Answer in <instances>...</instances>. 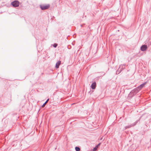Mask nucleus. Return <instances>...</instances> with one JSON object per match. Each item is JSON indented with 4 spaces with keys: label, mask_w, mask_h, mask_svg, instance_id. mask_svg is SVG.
Masks as SVG:
<instances>
[{
    "label": "nucleus",
    "mask_w": 151,
    "mask_h": 151,
    "mask_svg": "<svg viewBox=\"0 0 151 151\" xmlns=\"http://www.w3.org/2000/svg\"><path fill=\"white\" fill-rule=\"evenodd\" d=\"M125 65H121L119 66V68L116 71V74H119L125 68Z\"/></svg>",
    "instance_id": "f257e3e1"
},
{
    "label": "nucleus",
    "mask_w": 151,
    "mask_h": 151,
    "mask_svg": "<svg viewBox=\"0 0 151 151\" xmlns=\"http://www.w3.org/2000/svg\"><path fill=\"white\" fill-rule=\"evenodd\" d=\"M40 7L42 10H45L48 9L50 7V5L48 4L46 5H40Z\"/></svg>",
    "instance_id": "f03ea898"
},
{
    "label": "nucleus",
    "mask_w": 151,
    "mask_h": 151,
    "mask_svg": "<svg viewBox=\"0 0 151 151\" xmlns=\"http://www.w3.org/2000/svg\"><path fill=\"white\" fill-rule=\"evenodd\" d=\"M12 4L14 7H17L19 5V2L18 1H15L12 2Z\"/></svg>",
    "instance_id": "7ed1b4c3"
},
{
    "label": "nucleus",
    "mask_w": 151,
    "mask_h": 151,
    "mask_svg": "<svg viewBox=\"0 0 151 151\" xmlns=\"http://www.w3.org/2000/svg\"><path fill=\"white\" fill-rule=\"evenodd\" d=\"M147 48V46L146 45H142L140 48L141 51H144L146 50Z\"/></svg>",
    "instance_id": "20e7f679"
},
{
    "label": "nucleus",
    "mask_w": 151,
    "mask_h": 151,
    "mask_svg": "<svg viewBox=\"0 0 151 151\" xmlns=\"http://www.w3.org/2000/svg\"><path fill=\"white\" fill-rule=\"evenodd\" d=\"M139 91L140 90L137 88V87L134 89L133 90H132L131 91H132V93H134V94L135 95L137 93L139 92Z\"/></svg>",
    "instance_id": "39448f33"
},
{
    "label": "nucleus",
    "mask_w": 151,
    "mask_h": 151,
    "mask_svg": "<svg viewBox=\"0 0 151 151\" xmlns=\"http://www.w3.org/2000/svg\"><path fill=\"white\" fill-rule=\"evenodd\" d=\"M147 82H145L137 87V88L139 89V90L141 89L145 86V85L146 84Z\"/></svg>",
    "instance_id": "423d86ee"
},
{
    "label": "nucleus",
    "mask_w": 151,
    "mask_h": 151,
    "mask_svg": "<svg viewBox=\"0 0 151 151\" xmlns=\"http://www.w3.org/2000/svg\"><path fill=\"white\" fill-rule=\"evenodd\" d=\"M96 83L95 82H94L91 85V87L92 89H94L96 88Z\"/></svg>",
    "instance_id": "0eeeda50"
},
{
    "label": "nucleus",
    "mask_w": 151,
    "mask_h": 151,
    "mask_svg": "<svg viewBox=\"0 0 151 151\" xmlns=\"http://www.w3.org/2000/svg\"><path fill=\"white\" fill-rule=\"evenodd\" d=\"M61 61H58L55 65V68H59V66L61 64Z\"/></svg>",
    "instance_id": "6e6552de"
},
{
    "label": "nucleus",
    "mask_w": 151,
    "mask_h": 151,
    "mask_svg": "<svg viewBox=\"0 0 151 151\" xmlns=\"http://www.w3.org/2000/svg\"><path fill=\"white\" fill-rule=\"evenodd\" d=\"M135 95L132 92V91H131L129 93L128 95V97L130 98H132Z\"/></svg>",
    "instance_id": "1a4fd4ad"
},
{
    "label": "nucleus",
    "mask_w": 151,
    "mask_h": 151,
    "mask_svg": "<svg viewBox=\"0 0 151 151\" xmlns=\"http://www.w3.org/2000/svg\"><path fill=\"white\" fill-rule=\"evenodd\" d=\"M101 145V143H99L98 145H96L95 147H94L93 149V151H96L98 147L100 146Z\"/></svg>",
    "instance_id": "9d476101"
},
{
    "label": "nucleus",
    "mask_w": 151,
    "mask_h": 151,
    "mask_svg": "<svg viewBox=\"0 0 151 151\" xmlns=\"http://www.w3.org/2000/svg\"><path fill=\"white\" fill-rule=\"evenodd\" d=\"M139 120H137V121H136L135 122H134L133 123V124H131L132 126V127H133L134 126H135L136 124H137L139 122Z\"/></svg>",
    "instance_id": "9b49d317"
},
{
    "label": "nucleus",
    "mask_w": 151,
    "mask_h": 151,
    "mask_svg": "<svg viewBox=\"0 0 151 151\" xmlns=\"http://www.w3.org/2000/svg\"><path fill=\"white\" fill-rule=\"evenodd\" d=\"M49 99H48L44 103V104H43L42 106V107H44L45 105L48 102V101H49Z\"/></svg>",
    "instance_id": "f8f14e48"
},
{
    "label": "nucleus",
    "mask_w": 151,
    "mask_h": 151,
    "mask_svg": "<svg viewBox=\"0 0 151 151\" xmlns=\"http://www.w3.org/2000/svg\"><path fill=\"white\" fill-rule=\"evenodd\" d=\"M132 127V126L131 124L130 125H129L126 126L125 127V129H127L130 128Z\"/></svg>",
    "instance_id": "ddd939ff"
},
{
    "label": "nucleus",
    "mask_w": 151,
    "mask_h": 151,
    "mask_svg": "<svg viewBox=\"0 0 151 151\" xmlns=\"http://www.w3.org/2000/svg\"><path fill=\"white\" fill-rule=\"evenodd\" d=\"M76 151H79L80 150V148L78 147H76L75 148Z\"/></svg>",
    "instance_id": "4468645a"
},
{
    "label": "nucleus",
    "mask_w": 151,
    "mask_h": 151,
    "mask_svg": "<svg viewBox=\"0 0 151 151\" xmlns=\"http://www.w3.org/2000/svg\"><path fill=\"white\" fill-rule=\"evenodd\" d=\"M57 46L58 44L56 43L54 44L53 45V47L55 48Z\"/></svg>",
    "instance_id": "2eb2a0df"
},
{
    "label": "nucleus",
    "mask_w": 151,
    "mask_h": 151,
    "mask_svg": "<svg viewBox=\"0 0 151 151\" xmlns=\"http://www.w3.org/2000/svg\"><path fill=\"white\" fill-rule=\"evenodd\" d=\"M39 111H40V109L38 110V112H39Z\"/></svg>",
    "instance_id": "dca6fc26"
},
{
    "label": "nucleus",
    "mask_w": 151,
    "mask_h": 151,
    "mask_svg": "<svg viewBox=\"0 0 151 151\" xmlns=\"http://www.w3.org/2000/svg\"><path fill=\"white\" fill-rule=\"evenodd\" d=\"M101 140L102 139V138H101Z\"/></svg>",
    "instance_id": "f3484780"
}]
</instances>
